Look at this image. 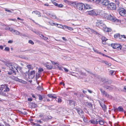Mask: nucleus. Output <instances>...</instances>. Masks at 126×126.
<instances>
[{"label": "nucleus", "instance_id": "1", "mask_svg": "<svg viewBox=\"0 0 126 126\" xmlns=\"http://www.w3.org/2000/svg\"><path fill=\"white\" fill-rule=\"evenodd\" d=\"M7 65L11 70L14 71L15 69H16V70L17 72H18L17 69H18L19 68H20L19 66H18L17 64L15 63H7Z\"/></svg>", "mask_w": 126, "mask_h": 126}, {"label": "nucleus", "instance_id": "2", "mask_svg": "<svg viewBox=\"0 0 126 126\" xmlns=\"http://www.w3.org/2000/svg\"><path fill=\"white\" fill-rule=\"evenodd\" d=\"M77 8L79 10H82L85 9V6L82 3H78L76 5Z\"/></svg>", "mask_w": 126, "mask_h": 126}, {"label": "nucleus", "instance_id": "3", "mask_svg": "<svg viewBox=\"0 0 126 126\" xmlns=\"http://www.w3.org/2000/svg\"><path fill=\"white\" fill-rule=\"evenodd\" d=\"M104 17L105 18L112 21H115L116 20V19L115 18H114L113 16H111L110 15H109L106 14H104Z\"/></svg>", "mask_w": 126, "mask_h": 126}, {"label": "nucleus", "instance_id": "4", "mask_svg": "<svg viewBox=\"0 0 126 126\" xmlns=\"http://www.w3.org/2000/svg\"><path fill=\"white\" fill-rule=\"evenodd\" d=\"M108 8L111 10H115L116 9V5L114 3H109L108 6Z\"/></svg>", "mask_w": 126, "mask_h": 126}, {"label": "nucleus", "instance_id": "5", "mask_svg": "<svg viewBox=\"0 0 126 126\" xmlns=\"http://www.w3.org/2000/svg\"><path fill=\"white\" fill-rule=\"evenodd\" d=\"M111 45V47L114 49L118 48V50H121L122 48V46L119 44L114 43Z\"/></svg>", "mask_w": 126, "mask_h": 126}, {"label": "nucleus", "instance_id": "6", "mask_svg": "<svg viewBox=\"0 0 126 126\" xmlns=\"http://www.w3.org/2000/svg\"><path fill=\"white\" fill-rule=\"evenodd\" d=\"M119 12L120 15L122 16H124L126 15V11L123 8H121L119 9Z\"/></svg>", "mask_w": 126, "mask_h": 126}, {"label": "nucleus", "instance_id": "7", "mask_svg": "<svg viewBox=\"0 0 126 126\" xmlns=\"http://www.w3.org/2000/svg\"><path fill=\"white\" fill-rule=\"evenodd\" d=\"M44 65L45 66L47 67V69L50 70L52 68V66L48 63H44Z\"/></svg>", "mask_w": 126, "mask_h": 126}, {"label": "nucleus", "instance_id": "8", "mask_svg": "<svg viewBox=\"0 0 126 126\" xmlns=\"http://www.w3.org/2000/svg\"><path fill=\"white\" fill-rule=\"evenodd\" d=\"M100 90L103 95L104 96L107 97H109L110 95L107 94V92H106L104 90H103L102 89L100 88Z\"/></svg>", "mask_w": 126, "mask_h": 126}, {"label": "nucleus", "instance_id": "9", "mask_svg": "<svg viewBox=\"0 0 126 126\" xmlns=\"http://www.w3.org/2000/svg\"><path fill=\"white\" fill-rule=\"evenodd\" d=\"M110 2L107 0H104L101 1V4L105 6H108L109 3Z\"/></svg>", "mask_w": 126, "mask_h": 126}, {"label": "nucleus", "instance_id": "10", "mask_svg": "<svg viewBox=\"0 0 126 126\" xmlns=\"http://www.w3.org/2000/svg\"><path fill=\"white\" fill-rule=\"evenodd\" d=\"M10 31L13 34H16L17 35H19L20 34V32L16 30H14L13 28H11V29Z\"/></svg>", "mask_w": 126, "mask_h": 126}, {"label": "nucleus", "instance_id": "11", "mask_svg": "<svg viewBox=\"0 0 126 126\" xmlns=\"http://www.w3.org/2000/svg\"><path fill=\"white\" fill-rule=\"evenodd\" d=\"M87 12L88 14L91 15L96 16L97 15L93 10L88 11Z\"/></svg>", "mask_w": 126, "mask_h": 126}, {"label": "nucleus", "instance_id": "12", "mask_svg": "<svg viewBox=\"0 0 126 126\" xmlns=\"http://www.w3.org/2000/svg\"><path fill=\"white\" fill-rule=\"evenodd\" d=\"M101 80L102 82L104 83H106L107 84H109L108 80L107 79H106L104 78H101Z\"/></svg>", "mask_w": 126, "mask_h": 126}, {"label": "nucleus", "instance_id": "13", "mask_svg": "<svg viewBox=\"0 0 126 126\" xmlns=\"http://www.w3.org/2000/svg\"><path fill=\"white\" fill-rule=\"evenodd\" d=\"M98 119H96L91 120L90 121V122L92 124L96 125L98 124Z\"/></svg>", "mask_w": 126, "mask_h": 126}, {"label": "nucleus", "instance_id": "14", "mask_svg": "<svg viewBox=\"0 0 126 126\" xmlns=\"http://www.w3.org/2000/svg\"><path fill=\"white\" fill-rule=\"evenodd\" d=\"M102 23L103 22L101 20H98L96 22V26L99 27Z\"/></svg>", "mask_w": 126, "mask_h": 126}, {"label": "nucleus", "instance_id": "15", "mask_svg": "<svg viewBox=\"0 0 126 126\" xmlns=\"http://www.w3.org/2000/svg\"><path fill=\"white\" fill-rule=\"evenodd\" d=\"M29 106L31 108H32L36 107L37 105L34 103H30L29 104Z\"/></svg>", "mask_w": 126, "mask_h": 126}, {"label": "nucleus", "instance_id": "16", "mask_svg": "<svg viewBox=\"0 0 126 126\" xmlns=\"http://www.w3.org/2000/svg\"><path fill=\"white\" fill-rule=\"evenodd\" d=\"M13 79L16 81H18L19 82L23 83V80L21 79H18L16 77H14Z\"/></svg>", "mask_w": 126, "mask_h": 126}, {"label": "nucleus", "instance_id": "17", "mask_svg": "<svg viewBox=\"0 0 126 126\" xmlns=\"http://www.w3.org/2000/svg\"><path fill=\"white\" fill-rule=\"evenodd\" d=\"M122 36L121 38H120V39L123 41H125L126 40V36L124 35H121Z\"/></svg>", "mask_w": 126, "mask_h": 126}, {"label": "nucleus", "instance_id": "18", "mask_svg": "<svg viewBox=\"0 0 126 126\" xmlns=\"http://www.w3.org/2000/svg\"><path fill=\"white\" fill-rule=\"evenodd\" d=\"M54 94H49L47 95L49 97L52 98V99H56V97L54 96Z\"/></svg>", "mask_w": 126, "mask_h": 126}, {"label": "nucleus", "instance_id": "19", "mask_svg": "<svg viewBox=\"0 0 126 126\" xmlns=\"http://www.w3.org/2000/svg\"><path fill=\"white\" fill-rule=\"evenodd\" d=\"M100 105L104 111H106V107L105 105L104 104H100Z\"/></svg>", "mask_w": 126, "mask_h": 126}, {"label": "nucleus", "instance_id": "20", "mask_svg": "<svg viewBox=\"0 0 126 126\" xmlns=\"http://www.w3.org/2000/svg\"><path fill=\"white\" fill-rule=\"evenodd\" d=\"M85 9H90L91 8V6L89 4H86L85 5Z\"/></svg>", "mask_w": 126, "mask_h": 126}, {"label": "nucleus", "instance_id": "21", "mask_svg": "<svg viewBox=\"0 0 126 126\" xmlns=\"http://www.w3.org/2000/svg\"><path fill=\"white\" fill-rule=\"evenodd\" d=\"M34 13L35 14L37 15L38 17H40L41 16L40 13L38 11H33L32 12V14Z\"/></svg>", "mask_w": 126, "mask_h": 126}, {"label": "nucleus", "instance_id": "22", "mask_svg": "<svg viewBox=\"0 0 126 126\" xmlns=\"http://www.w3.org/2000/svg\"><path fill=\"white\" fill-rule=\"evenodd\" d=\"M103 30L105 32H110L111 30V29L110 28H108L107 27H106L104 28Z\"/></svg>", "mask_w": 126, "mask_h": 126}, {"label": "nucleus", "instance_id": "23", "mask_svg": "<svg viewBox=\"0 0 126 126\" xmlns=\"http://www.w3.org/2000/svg\"><path fill=\"white\" fill-rule=\"evenodd\" d=\"M122 36L119 34H116L114 35V37L115 38H119V39L121 38Z\"/></svg>", "mask_w": 126, "mask_h": 126}, {"label": "nucleus", "instance_id": "24", "mask_svg": "<svg viewBox=\"0 0 126 126\" xmlns=\"http://www.w3.org/2000/svg\"><path fill=\"white\" fill-rule=\"evenodd\" d=\"M99 27L103 30L104 28L106 27V26L102 23Z\"/></svg>", "mask_w": 126, "mask_h": 126}, {"label": "nucleus", "instance_id": "25", "mask_svg": "<svg viewBox=\"0 0 126 126\" xmlns=\"http://www.w3.org/2000/svg\"><path fill=\"white\" fill-rule=\"evenodd\" d=\"M77 110L78 113L79 114H82L83 112L82 110L80 109H77Z\"/></svg>", "mask_w": 126, "mask_h": 126}, {"label": "nucleus", "instance_id": "26", "mask_svg": "<svg viewBox=\"0 0 126 126\" xmlns=\"http://www.w3.org/2000/svg\"><path fill=\"white\" fill-rule=\"evenodd\" d=\"M101 125H103L104 124V122L101 120L98 119V123Z\"/></svg>", "mask_w": 126, "mask_h": 126}, {"label": "nucleus", "instance_id": "27", "mask_svg": "<svg viewBox=\"0 0 126 126\" xmlns=\"http://www.w3.org/2000/svg\"><path fill=\"white\" fill-rule=\"evenodd\" d=\"M63 27H64L65 28H67L68 30L71 31L73 30V28L71 27H68L65 25L63 26Z\"/></svg>", "mask_w": 126, "mask_h": 126}, {"label": "nucleus", "instance_id": "28", "mask_svg": "<svg viewBox=\"0 0 126 126\" xmlns=\"http://www.w3.org/2000/svg\"><path fill=\"white\" fill-rule=\"evenodd\" d=\"M63 1L65 2L66 3H67V4H70V3H71L72 4H75V5H76V4L75 3H74V2H69V1H68L67 0H63Z\"/></svg>", "mask_w": 126, "mask_h": 126}, {"label": "nucleus", "instance_id": "29", "mask_svg": "<svg viewBox=\"0 0 126 126\" xmlns=\"http://www.w3.org/2000/svg\"><path fill=\"white\" fill-rule=\"evenodd\" d=\"M120 111H123L124 110L123 108L121 107H119L117 109Z\"/></svg>", "mask_w": 126, "mask_h": 126}, {"label": "nucleus", "instance_id": "30", "mask_svg": "<svg viewBox=\"0 0 126 126\" xmlns=\"http://www.w3.org/2000/svg\"><path fill=\"white\" fill-rule=\"evenodd\" d=\"M114 71L110 70L109 71V75L111 76H113L114 75Z\"/></svg>", "mask_w": 126, "mask_h": 126}, {"label": "nucleus", "instance_id": "31", "mask_svg": "<svg viewBox=\"0 0 126 126\" xmlns=\"http://www.w3.org/2000/svg\"><path fill=\"white\" fill-rule=\"evenodd\" d=\"M7 85L5 84V90H4L5 92V91H9V88L7 86Z\"/></svg>", "mask_w": 126, "mask_h": 126}, {"label": "nucleus", "instance_id": "32", "mask_svg": "<svg viewBox=\"0 0 126 126\" xmlns=\"http://www.w3.org/2000/svg\"><path fill=\"white\" fill-rule=\"evenodd\" d=\"M69 101L70 104V105H72L73 104H74V105H75V103L74 101H72L71 100H69Z\"/></svg>", "mask_w": 126, "mask_h": 126}, {"label": "nucleus", "instance_id": "33", "mask_svg": "<svg viewBox=\"0 0 126 126\" xmlns=\"http://www.w3.org/2000/svg\"><path fill=\"white\" fill-rule=\"evenodd\" d=\"M114 87V86H109V90H112Z\"/></svg>", "mask_w": 126, "mask_h": 126}, {"label": "nucleus", "instance_id": "34", "mask_svg": "<svg viewBox=\"0 0 126 126\" xmlns=\"http://www.w3.org/2000/svg\"><path fill=\"white\" fill-rule=\"evenodd\" d=\"M36 34L38 35L39 36H40L42 38H43V37H44V36L43 34H41V33H39V32H37L36 33Z\"/></svg>", "mask_w": 126, "mask_h": 126}, {"label": "nucleus", "instance_id": "35", "mask_svg": "<svg viewBox=\"0 0 126 126\" xmlns=\"http://www.w3.org/2000/svg\"><path fill=\"white\" fill-rule=\"evenodd\" d=\"M56 26H57L58 27L60 28H63V26L62 25H59L57 24H56Z\"/></svg>", "mask_w": 126, "mask_h": 126}, {"label": "nucleus", "instance_id": "36", "mask_svg": "<svg viewBox=\"0 0 126 126\" xmlns=\"http://www.w3.org/2000/svg\"><path fill=\"white\" fill-rule=\"evenodd\" d=\"M115 2L116 4L118 5V6L120 3L119 0H115Z\"/></svg>", "mask_w": 126, "mask_h": 126}, {"label": "nucleus", "instance_id": "37", "mask_svg": "<svg viewBox=\"0 0 126 126\" xmlns=\"http://www.w3.org/2000/svg\"><path fill=\"white\" fill-rule=\"evenodd\" d=\"M102 41H107V39L104 36H102L101 38Z\"/></svg>", "mask_w": 126, "mask_h": 126}, {"label": "nucleus", "instance_id": "38", "mask_svg": "<svg viewBox=\"0 0 126 126\" xmlns=\"http://www.w3.org/2000/svg\"><path fill=\"white\" fill-rule=\"evenodd\" d=\"M90 30H91V32L94 33H96L97 34V32L95 31L93 29Z\"/></svg>", "mask_w": 126, "mask_h": 126}, {"label": "nucleus", "instance_id": "39", "mask_svg": "<svg viewBox=\"0 0 126 126\" xmlns=\"http://www.w3.org/2000/svg\"><path fill=\"white\" fill-rule=\"evenodd\" d=\"M35 73V71H33L31 72L30 74L31 75H34Z\"/></svg>", "mask_w": 126, "mask_h": 126}, {"label": "nucleus", "instance_id": "40", "mask_svg": "<svg viewBox=\"0 0 126 126\" xmlns=\"http://www.w3.org/2000/svg\"><path fill=\"white\" fill-rule=\"evenodd\" d=\"M43 71V69L42 68H39L38 69V72L39 73L41 72H42Z\"/></svg>", "mask_w": 126, "mask_h": 126}, {"label": "nucleus", "instance_id": "41", "mask_svg": "<svg viewBox=\"0 0 126 126\" xmlns=\"http://www.w3.org/2000/svg\"><path fill=\"white\" fill-rule=\"evenodd\" d=\"M86 105H88L90 107H92V106L91 103H87Z\"/></svg>", "mask_w": 126, "mask_h": 126}, {"label": "nucleus", "instance_id": "42", "mask_svg": "<svg viewBox=\"0 0 126 126\" xmlns=\"http://www.w3.org/2000/svg\"><path fill=\"white\" fill-rule=\"evenodd\" d=\"M4 50L5 51H9L10 50V48L9 47H6L5 48Z\"/></svg>", "mask_w": 126, "mask_h": 126}, {"label": "nucleus", "instance_id": "43", "mask_svg": "<svg viewBox=\"0 0 126 126\" xmlns=\"http://www.w3.org/2000/svg\"><path fill=\"white\" fill-rule=\"evenodd\" d=\"M105 63L108 66H110L111 65V64H110V63H108L107 62H106H106H105Z\"/></svg>", "mask_w": 126, "mask_h": 126}, {"label": "nucleus", "instance_id": "44", "mask_svg": "<svg viewBox=\"0 0 126 126\" xmlns=\"http://www.w3.org/2000/svg\"><path fill=\"white\" fill-rule=\"evenodd\" d=\"M51 62L52 63V64H56L57 66H58L59 65V64L58 63H55L54 61H51Z\"/></svg>", "mask_w": 126, "mask_h": 126}, {"label": "nucleus", "instance_id": "45", "mask_svg": "<svg viewBox=\"0 0 126 126\" xmlns=\"http://www.w3.org/2000/svg\"><path fill=\"white\" fill-rule=\"evenodd\" d=\"M29 43L31 44L32 45H33L34 43L33 41L31 40H30L29 41Z\"/></svg>", "mask_w": 126, "mask_h": 126}, {"label": "nucleus", "instance_id": "46", "mask_svg": "<svg viewBox=\"0 0 126 126\" xmlns=\"http://www.w3.org/2000/svg\"><path fill=\"white\" fill-rule=\"evenodd\" d=\"M35 121L37 123H39L41 124L42 123V122L40 120Z\"/></svg>", "mask_w": 126, "mask_h": 126}, {"label": "nucleus", "instance_id": "47", "mask_svg": "<svg viewBox=\"0 0 126 126\" xmlns=\"http://www.w3.org/2000/svg\"><path fill=\"white\" fill-rule=\"evenodd\" d=\"M5 10L6 11L10 13H12V12L11 11L7 10L6 8H5Z\"/></svg>", "mask_w": 126, "mask_h": 126}, {"label": "nucleus", "instance_id": "48", "mask_svg": "<svg viewBox=\"0 0 126 126\" xmlns=\"http://www.w3.org/2000/svg\"><path fill=\"white\" fill-rule=\"evenodd\" d=\"M11 28H10L9 27H6L5 28V29L6 30H9L10 31L11 29Z\"/></svg>", "mask_w": 126, "mask_h": 126}, {"label": "nucleus", "instance_id": "49", "mask_svg": "<svg viewBox=\"0 0 126 126\" xmlns=\"http://www.w3.org/2000/svg\"><path fill=\"white\" fill-rule=\"evenodd\" d=\"M50 23V25L52 26H54V25L56 26V24H55L54 23Z\"/></svg>", "mask_w": 126, "mask_h": 126}, {"label": "nucleus", "instance_id": "50", "mask_svg": "<svg viewBox=\"0 0 126 126\" xmlns=\"http://www.w3.org/2000/svg\"><path fill=\"white\" fill-rule=\"evenodd\" d=\"M50 23V25L52 26H54V25L56 26V24H55L54 23Z\"/></svg>", "mask_w": 126, "mask_h": 126}, {"label": "nucleus", "instance_id": "51", "mask_svg": "<svg viewBox=\"0 0 126 126\" xmlns=\"http://www.w3.org/2000/svg\"><path fill=\"white\" fill-rule=\"evenodd\" d=\"M51 17L53 19H55L56 18V16L55 15H51Z\"/></svg>", "mask_w": 126, "mask_h": 126}, {"label": "nucleus", "instance_id": "52", "mask_svg": "<svg viewBox=\"0 0 126 126\" xmlns=\"http://www.w3.org/2000/svg\"><path fill=\"white\" fill-rule=\"evenodd\" d=\"M27 67L29 69H31L32 68L31 65H28L27 66Z\"/></svg>", "mask_w": 126, "mask_h": 126}, {"label": "nucleus", "instance_id": "53", "mask_svg": "<svg viewBox=\"0 0 126 126\" xmlns=\"http://www.w3.org/2000/svg\"><path fill=\"white\" fill-rule=\"evenodd\" d=\"M42 38L43 39H44L45 40H46L48 39V38L44 37H44H43V38Z\"/></svg>", "mask_w": 126, "mask_h": 126}, {"label": "nucleus", "instance_id": "54", "mask_svg": "<svg viewBox=\"0 0 126 126\" xmlns=\"http://www.w3.org/2000/svg\"><path fill=\"white\" fill-rule=\"evenodd\" d=\"M85 28V29H86L87 30H88L89 32V33H91V30H90L92 29H91L90 28Z\"/></svg>", "mask_w": 126, "mask_h": 126}, {"label": "nucleus", "instance_id": "55", "mask_svg": "<svg viewBox=\"0 0 126 126\" xmlns=\"http://www.w3.org/2000/svg\"><path fill=\"white\" fill-rule=\"evenodd\" d=\"M39 100H42L43 98H42V96L41 95H39Z\"/></svg>", "mask_w": 126, "mask_h": 126}, {"label": "nucleus", "instance_id": "56", "mask_svg": "<svg viewBox=\"0 0 126 126\" xmlns=\"http://www.w3.org/2000/svg\"><path fill=\"white\" fill-rule=\"evenodd\" d=\"M1 88L3 89L4 88H5V85H1Z\"/></svg>", "mask_w": 126, "mask_h": 126}, {"label": "nucleus", "instance_id": "57", "mask_svg": "<svg viewBox=\"0 0 126 126\" xmlns=\"http://www.w3.org/2000/svg\"><path fill=\"white\" fill-rule=\"evenodd\" d=\"M58 102L59 103H60L62 102V100L60 98H58Z\"/></svg>", "mask_w": 126, "mask_h": 126}, {"label": "nucleus", "instance_id": "58", "mask_svg": "<svg viewBox=\"0 0 126 126\" xmlns=\"http://www.w3.org/2000/svg\"><path fill=\"white\" fill-rule=\"evenodd\" d=\"M94 51L96 53H97L98 54H100L101 53L100 52H99L97 50H94Z\"/></svg>", "mask_w": 126, "mask_h": 126}, {"label": "nucleus", "instance_id": "59", "mask_svg": "<svg viewBox=\"0 0 126 126\" xmlns=\"http://www.w3.org/2000/svg\"><path fill=\"white\" fill-rule=\"evenodd\" d=\"M106 41H102L103 44H107V43L106 42Z\"/></svg>", "mask_w": 126, "mask_h": 126}, {"label": "nucleus", "instance_id": "60", "mask_svg": "<svg viewBox=\"0 0 126 126\" xmlns=\"http://www.w3.org/2000/svg\"><path fill=\"white\" fill-rule=\"evenodd\" d=\"M63 69L66 72H68L69 71L67 69L65 68H63Z\"/></svg>", "mask_w": 126, "mask_h": 126}, {"label": "nucleus", "instance_id": "61", "mask_svg": "<svg viewBox=\"0 0 126 126\" xmlns=\"http://www.w3.org/2000/svg\"><path fill=\"white\" fill-rule=\"evenodd\" d=\"M101 1V0H96V3H98Z\"/></svg>", "mask_w": 126, "mask_h": 126}, {"label": "nucleus", "instance_id": "62", "mask_svg": "<svg viewBox=\"0 0 126 126\" xmlns=\"http://www.w3.org/2000/svg\"><path fill=\"white\" fill-rule=\"evenodd\" d=\"M63 6V5L62 4H58V7H62Z\"/></svg>", "mask_w": 126, "mask_h": 126}, {"label": "nucleus", "instance_id": "63", "mask_svg": "<svg viewBox=\"0 0 126 126\" xmlns=\"http://www.w3.org/2000/svg\"><path fill=\"white\" fill-rule=\"evenodd\" d=\"M27 112L26 111H24V112H23V115H27Z\"/></svg>", "mask_w": 126, "mask_h": 126}, {"label": "nucleus", "instance_id": "64", "mask_svg": "<svg viewBox=\"0 0 126 126\" xmlns=\"http://www.w3.org/2000/svg\"><path fill=\"white\" fill-rule=\"evenodd\" d=\"M54 4L56 6L58 7V4L56 2H54Z\"/></svg>", "mask_w": 126, "mask_h": 126}]
</instances>
